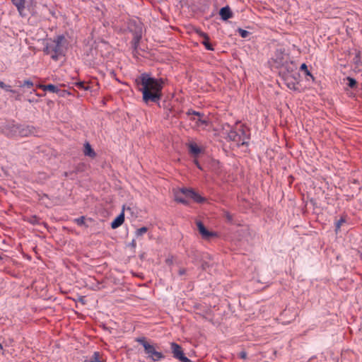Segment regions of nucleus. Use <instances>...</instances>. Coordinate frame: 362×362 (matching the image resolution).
I'll use <instances>...</instances> for the list:
<instances>
[{"label": "nucleus", "instance_id": "nucleus-1", "mask_svg": "<svg viewBox=\"0 0 362 362\" xmlns=\"http://www.w3.org/2000/svg\"><path fill=\"white\" fill-rule=\"evenodd\" d=\"M139 90L142 93V100L146 103H158L163 97L164 81L163 78L151 77L148 74H142L136 79Z\"/></svg>", "mask_w": 362, "mask_h": 362}, {"label": "nucleus", "instance_id": "nucleus-2", "mask_svg": "<svg viewBox=\"0 0 362 362\" xmlns=\"http://www.w3.org/2000/svg\"><path fill=\"white\" fill-rule=\"evenodd\" d=\"M248 131L243 125H240L235 129H230L228 134V139L235 142L238 146L247 145L250 139Z\"/></svg>", "mask_w": 362, "mask_h": 362}, {"label": "nucleus", "instance_id": "nucleus-3", "mask_svg": "<svg viewBox=\"0 0 362 362\" xmlns=\"http://www.w3.org/2000/svg\"><path fill=\"white\" fill-rule=\"evenodd\" d=\"M64 40L65 39L63 36H58L55 40L47 44L45 52L47 54H50L54 60H57L59 56L63 54V42Z\"/></svg>", "mask_w": 362, "mask_h": 362}, {"label": "nucleus", "instance_id": "nucleus-4", "mask_svg": "<svg viewBox=\"0 0 362 362\" xmlns=\"http://www.w3.org/2000/svg\"><path fill=\"white\" fill-rule=\"evenodd\" d=\"M192 199L196 202L201 203L204 201V199L194 192L193 190L186 188H182L179 191L175 192V199L177 202L187 204L188 200L187 199Z\"/></svg>", "mask_w": 362, "mask_h": 362}, {"label": "nucleus", "instance_id": "nucleus-5", "mask_svg": "<svg viewBox=\"0 0 362 362\" xmlns=\"http://www.w3.org/2000/svg\"><path fill=\"white\" fill-rule=\"evenodd\" d=\"M137 341L144 346L146 354H148L153 361H159L164 358L163 354L161 352L157 351L153 345L147 342L144 338L139 339Z\"/></svg>", "mask_w": 362, "mask_h": 362}, {"label": "nucleus", "instance_id": "nucleus-6", "mask_svg": "<svg viewBox=\"0 0 362 362\" xmlns=\"http://www.w3.org/2000/svg\"><path fill=\"white\" fill-rule=\"evenodd\" d=\"M288 56L282 49H276L272 58V65L276 68H281L287 62Z\"/></svg>", "mask_w": 362, "mask_h": 362}, {"label": "nucleus", "instance_id": "nucleus-7", "mask_svg": "<svg viewBox=\"0 0 362 362\" xmlns=\"http://www.w3.org/2000/svg\"><path fill=\"white\" fill-rule=\"evenodd\" d=\"M170 346L172 353L175 358L180 360L182 362H192L191 360L185 356L182 347L179 344L173 342L171 343Z\"/></svg>", "mask_w": 362, "mask_h": 362}, {"label": "nucleus", "instance_id": "nucleus-8", "mask_svg": "<svg viewBox=\"0 0 362 362\" xmlns=\"http://www.w3.org/2000/svg\"><path fill=\"white\" fill-rule=\"evenodd\" d=\"M15 128L18 129V136L25 137L35 134V128L32 126L18 125V127Z\"/></svg>", "mask_w": 362, "mask_h": 362}, {"label": "nucleus", "instance_id": "nucleus-9", "mask_svg": "<svg viewBox=\"0 0 362 362\" xmlns=\"http://www.w3.org/2000/svg\"><path fill=\"white\" fill-rule=\"evenodd\" d=\"M13 4L16 7L21 16L24 17L27 15L25 9L28 7L26 0H11Z\"/></svg>", "mask_w": 362, "mask_h": 362}, {"label": "nucleus", "instance_id": "nucleus-10", "mask_svg": "<svg viewBox=\"0 0 362 362\" xmlns=\"http://www.w3.org/2000/svg\"><path fill=\"white\" fill-rule=\"evenodd\" d=\"M187 114L188 115H191V112H188ZM192 115H193L194 116H197L198 117V118H196L195 117L191 118L192 120L195 122L196 126L197 127L202 128V129H204L206 127L208 126V124H209L208 120L202 119L201 117H200L201 115H200L199 112H195V111H192Z\"/></svg>", "mask_w": 362, "mask_h": 362}, {"label": "nucleus", "instance_id": "nucleus-11", "mask_svg": "<svg viewBox=\"0 0 362 362\" xmlns=\"http://www.w3.org/2000/svg\"><path fill=\"white\" fill-rule=\"evenodd\" d=\"M15 127H18V124L8 123L3 129L4 134L8 137L18 136V132Z\"/></svg>", "mask_w": 362, "mask_h": 362}, {"label": "nucleus", "instance_id": "nucleus-12", "mask_svg": "<svg viewBox=\"0 0 362 362\" xmlns=\"http://www.w3.org/2000/svg\"><path fill=\"white\" fill-rule=\"evenodd\" d=\"M197 228L199 233L202 235L204 238H210L211 237H214L216 235L215 233L212 232H209L204 226V224L199 221L197 223Z\"/></svg>", "mask_w": 362, "mask_h": 362}, {"label": "nucleus", "instance_id": "nucleus-13", "mask_svg": "<svg viewBox=\"0 0 362 362\" xmlns=\"http://www.w3.org/2000/svg\"><path fill=\"white\" fill-rule=\"evenodd\" d=\"M124 221V214L122 211L119 216H117L111 223V227L115 229L119 227Z\"/></svg>", "mask_w": 362, "mask_h": 362}, {"label": "nucleus", "instance_id": "nucleus-14", "mask_svg": "<svg viewBox=\"0 0 362 362\" xmlns=\"http://www.w3.org/2000/svg\"><path fill=\"white\" fill-rule=\"evenodd\" d=\"M219 15L223 21H227L233 16V13L228 6L223 7L219 11Z\"/></svg>", "mask_w": 362, "mask_h": 362}, {"label": "nucleus", "instance_id": "nucleus-15", "mask_svg": "<svg viewBox=\"0 0 362 362\" xmlns=\"http://www.w3.org/2000/svg\"><path fill=\"white\" fill-rule=\"evenodd\" d=\"M187 146L189 148V151L191 154L194 156H197L202 152V149L198 145L193 141L189 142L187 144Z\"/></svg>", "mask_w": 362, "mask_h": 362}, {"label": "nucleus", "instance_id": "nucleus-16", "mask_svg": "<svg viewBox=\"0 0 362 362\" xmlns=\"http://www.w3.org/2000/svg\"><path fill=\"white\" fill-rule=\"evenodd\" d=\"M200 36L204 38V40L202 41V44L204 45L205 48L207 50H211V51L214 50V49L213 45L209 42V36L203 32L200 33Z\"/></svg>", "mask_w": 362, "mask_h": 362}, {"label": "nucleus", "instance_id": "nucleus-17", "mask_svg": "<svg viewBox=\"0 0 362 362\" xmlns=\"http://www.w3.org/2000/svg\"><path fill=\"white\" fill-rule=\"evenodd\" d=\"M83 153L86 156H89L90 158H94L95 156V153L89 143L85 144Z\"/></svg>", "mask_w": 362, "mask_h": 362}, {"label": "nucleus", "instance_id": "nucleus-18", "mask_svg": "<svg viewBox=\"0 0 362 362\" xmlns=\"http://www.w3.org/2000/svg\"><path fill=\"white\" fill-rule=\"evenodd\" d=\"M38 87L43 90H48L49 92L56 93L59 90L58 88L52 84L48 85H39Z\"/></svg>", "mask_w": 362, "mask_h": 362}, {"label": "nucleus", "instance_id": "nucleus-19", "mask_svg": "<svg viewBox=\"0 0 362 362\" xmlns=\"http://www.w3.org/2000/svg\"><path fill=\"white\" fill-rule=\"evenodd\" d=\"M300 69L301 71H303L305 72V75L309 76L313 81L315 80L314 76L309 71V70L308 69V66L305 64H304V63L302 64Z\"/></svg>", "mask_w": 362, "mask_h": 362}, {"label": "nucleus", "instance_id": "nucleus-20", "mask_svg": "<svg viewBox=\"0 0 362 362\" xmlns=\"http://www.w3.org/2000/svg\"><path fill=\"white\" fill-rule=\"evenodd\" d=\"M0 88L2 89H4L7 92H11L13 93H16V90H13L11 87V86L5 84L3 81H0Z\"/></svg>", "mask_w": 362, "mask_h": 362}, {"label": "nucleus", "instance_id": "nucleus-21", "mask_svg": "<svg viewBox=\"0 0 362 362\" xmlns=\"http://www.w3.org/2000/svg\"><path fill=\"white\" fill-rule=\"evenodd\" d=\"M147 231H148V228L144 226V227H141V228L137 229L135 232V234H136V236L138 238V237L144 235Z\"/></svg>", "mask_w": 362, "mask_h": 362}, {"label": "nucleus", "instance_id": "nucleus-22", "mask_svg": "<svg viewBox=\"0 0 362 362\" xmlns=\"http://www.w3.org/2000/svg\"><path fill=\"white\" fill-rule=\"evenodd\" d=\"M346 80L349 82L348 83L349 87H350L351 88H354L356 87L357 82H356V81L354 78H353L351 77H347Z\"/></svg>", "mask_w": 362, "mask_h": 362}, {"label": "nucleus", "instance_id": "nucleus-23", "mask_svg": "<svg viewBox=\"0 0 362 362\" xmlns=\"http://www.w3.org/2000/svg\"><path fill=\"white\" fill-rule=\"evenodd\" d=\"M90 358L92 360V362H102L99 352H95Z\"/></svg>", "mask_w": 362, "mask_h": 362}, {"label": "nucleus", "instance_id": "nucleus-24", "mask_svg": "<svg viewBox=\"0 0 362 362\" xmlns=\"http://www.w3.org/2000/svg\"><path fill=\"white\" fill-rule=\"evenodd\" d=\"M76 86L79 89L88 90L89 86L84 82H78L76 83Z\"/></svg>", "mask_w": 362, "mask_h": 362}, {"label": "nucleus", "instance_id": "nucleus-25", "mask_svg": "<svg viewBox=\"0 0 362 362\" xmlns=\"http://www.w3.org/2000/svg\"><path fill=\"white\" fill-rule=\"evenodd\" d=\"M141 37V33H136L135 35V36L134 37V39H133V41H134V47L136 48L140 39Z\"/></svg>", "mask_w": 362, "mask_h": 362}, {"label": "nucleus", "instance_id": "nucleus-26", "mask_svg": "<svg viewBox=\"0 0 362 362\" xmlns=\"http://www.w3.org/2000/svg\"><path fill=\"white\" fill-rule=\"evenodd\" d=\"M345 222V219L344 218H341L339 220H338L336 223V231L337 232L341 226Z\"/></svg>", "mask_w": 362, "mask_h": 362}, {"label": "nucleus", "instance_id": "nucleus-27", "mask_svg": "<svg viewBox=\"0 0 362 362\" xmlns=\"http://www.w3.org/2000/svg\"><path fill=\"white\" fill-rule=\"evenodd\" d=\"M238 33L242 37H247L249 35L248 31L241 29V28L238 29Z\"/></svg>", "mask_w": 362, "mask_h": 362}, {"label": "nucleus", "instance_id": "nucleus-28", "mask_svg": "<svg viewBox=\"0 0 362 362\" xmlns=\"http://www.w3.org/2000/svg\"><path fill=\"white\" fill-rule=\"evenodd\" d=\"M75 222L78 224V225H83L84 223V217L83 216H81L80 218H78L76 219H75Z\"/></svg>", "mask_w": 362, "mask_h": 362}, {"label": "nucleus", "instance_id": "nucleus-29", "mask_svg": "<svg viewBox=\"0 0 362 362\" xmlns=\"http://www.w3.org/2000/svg\"><path fill=\"white\" fill-rule=\"evenodd\" d=\"M23 86H27L28 88H31L33 86V83L31 81L26 80L23 82Z\"/></svg>", "mask_w": 362, "mask_h": 362}, {"label": "nucleus", "instance_id": "nucleus-30", "mask_svg": "<svg viewBox=\"0 0 362 362\" xmlns=\"http://www.w3.org/2000/svg\"><path fill=\"white\" fill-rule=\"evenodd\" d=\"M239 357L243 359H246L247 358V353L245 351L240 352Z\"/></svg>", "mask_w": 362, "mask_h": 362}, {"label": "nucleus", "instance_id": "nucleus-31", "mask_svg": "<svg viewBox=\"0 0 362 362\" xmlns=\"http://www.w3.org/2000/svg\"><path fill=\"white\" fill-rule=\"evenodd\" d=\"M186 272H187V271H186V269H184V268H180V269H179V271H178V274H179V275L182 276V275L185 274H186Z\"/></svg>", "mask_w": 362, "mask_h": 362}, {"label": "nucleus", "instance_id": "nucleus-32", "mask_svg": "<svg viewBox=\"0 0 362 362\" xmlns=\"http://www.w3.org/2000/svg\"><path fill=\"white\" fill-rule=\"evenodd\" d=\"M225 216L228 221H232V216L229 213H226Z\"/></svg>", "mask_w": 362, "mask_h": 362}, {"label": "nucleus", "instance_id": "nucleus-33", "mask_svg": "<svg viewBox=\"0 0 362 362\" xmlns=\"http://www.w3.org/2000/svg\"><path fill=\"white\" fill-rule=\"evenodd\" d=\"M194 163L196 164L198 168H199L200 170L202 169L197 160H194Z\"/></svg>", "mask_w": 362, "mask_h": 362}, {"label": "nucleus", "instance_id": "nucleus-34", "mask_svg": "<svg viewBox=\"0 0 362 362\" xmlns=\"http://www.w3.org/2000/svg\"><path fill=\"white\" fill-rule=\"evenodd\" d=\"M16 100H21V95L20 94H17L16 97Z\"/></svg>", "mask_w": 362, "mask_h": 362}, {"label": "nucleus", "instance_id": "nucleus-35", "mask_svg": "<svg viewBox=\"0 0 362 362\" xmlns=\"http://www.w3.org/2000/svg\"><path fill=\"white\" fill-rule=\"evenodd\" d=\"M83 362H92V360H90V358L86 359V360L83 361Z\"/></svg>", "mask_w": 362, "mask_h": 362}, {"label": "nucleus", "instance_id": "nucleus-36", "mask_svg": "<svg viewBox=\"0 0 362 362\" xmlns=\"http://www.w3.org/2000/svg\"><path fill=\"white\" fill-rule=\"evenodd\" d=\"M0 349H2V345L0 344Z\"/></svg>", "mask_w": 362, "mask_h": 362}, {"label": "nucleus", "instance_id": "nucleus-37", "mask_svg": "<svg viewBox=\"0 0 362 362\" xmlns=\"http://www.w3.org/2000/svg\"><path fill=\"white\" fill-rule=\"evenodd\" d=\"M0 259H1V257H0Z\"/></svg>", "mask_w": 362, "mask_h": 362}]
</instances>
